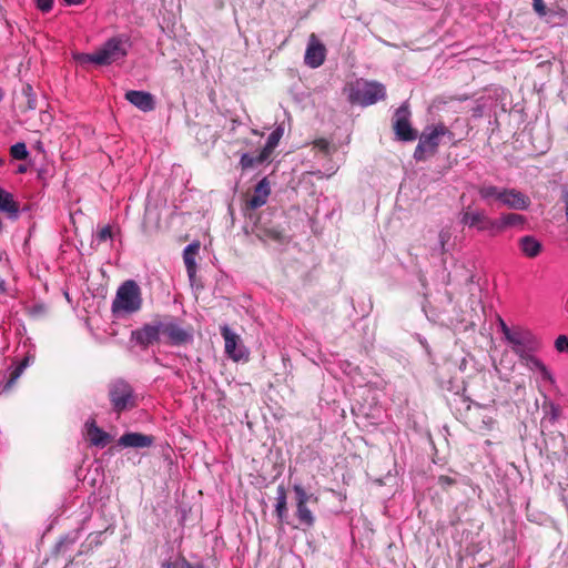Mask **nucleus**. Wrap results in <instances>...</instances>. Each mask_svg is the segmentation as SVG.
Segmentation results:
<instances>
[{
  "mask_svg": "<svg viewBox=\"0 0 568 568\" xmlns=\"http://www.w3.org/2000/svg\"><path fill=\"white\" fill-rule=\"evenodd\" d=\"M142 293L133 280L123 282L112 301V313L116 317H124L139 312L142 307Z\"/></svg>",
  "mask_w": 568,
  "mask_h": 568,
  "instance_id": "nucleus-1",
  "label": "nucleus"
},
{
  "mask_svg": "<svg viewBox=\"0 0 568 568\" xmlns=\"http://www.w3.org/2000/svg\"><path fill=\"white\" fill-rule=\"evenodd\" d=\"M125 55V42L121 38H112L93 53L78 54L77 60L80 63L106 65L122 59Z\"/></svg>",
  "mask_w": 568,
  "mask_h": 568,
  "instance_id": "nucleus-2",
  "label": "nucleus"
},
{
  "mask_svg": "<svg viewBox=\"0 0 568 568\" xmlns=\"http://www.w3.org/2000/svg\"><path fill=\"white\" fill-rule=\"evenodd\" d=\"M516 354L523 358H527L532 367L540 371L544 378H550V374L546 366L536 357L531 356V353L537 348L538 343L534 335L528 331H515L514 334L509 335L507 339Z\"/></svg>",
  "mask_w": 568,
  "mask_h": 568,
  "instance_id": "nucleus-3",
  "label": "nucleus"
},
{
  "mask_svg": "<svg viewBox=\"0 0 568 568\" xmlns=\"http://www.w3.org/2000/svg\"><path fill=\"white\" fill-rule=\"evenodd\" d=\"M385 95V87L382 83L359 80L352 87L349 99L353 103L367 106L383 100Z\"/></svg>",
  "mask_w": 568,
  "mask_h": 568,
  "instance_id": "nucleus-4",
  "label": "nucleus"
},
{
  "mask_svg": "<svg viewBox=\"0 0 568 568\" xmlns=\"http://www.w3.org/2000/svg\"><path fill=\"white\" fill-rule=\"evenodd\" d=\"M163 342L173 346H182L193 341V329L191 327H183L179 322L166 316L161 318Z\"/></svg>",
  "mask_w": 568,
  "mask_h": 568,
  "instance_id": "nucleus-5",
  "label": "nucleus"
},
{
  "mask_svg": "<svg viewBox=\"0 0 568 568\" xmlns=\"http://www.w3.org/2000/svg\"><path fill=\"white\" fill-rule=\"evenodd\" d=\"M109 398L113 410L118 414L135 406L133 389L130 384L122 379L110 384Z\"/></svg>",
  "mask_w": 568,
  "mask_h": 568,
  "instance_id": "nucleus-6",
  "label": "nucleus"
},
{
  "mask_svg": "<svg viewBox=\"0 0 568 568\" xmlns=\"http://www.w3.org/2000/svg\"><path fill=\"white\" fill-rule=\"evenodd\" d=\"M460 223L489 236H496V219L489 217L483 210L465 209L460 213Z\"/></svg>",
  "mask_w": 568,
  "mask_h": 568,
  "instance_id": "nucleus-7",
  "label": "nucleus"
},
{
  "mask_svg": "<svg viewBox=\"0 0 568 568\" xmlns=\"http://www.w3.org/2000/svg\"><path fill=\"white\" fill-rule=\"evenodd\" d=\"M220 331L224 338V349L227 357L234 362L248 361L250 352L243 344L240 335L233 332L227 325L221 326Z\"/></svg>",
  "mask_w": 568,
  "mask_h": 568,
  "instance_id": "nucleus-8",
  "label": "nucleus"
},
{
  "mask_svg": "<svg viewBox=\"0 0 568 568\" xmlns=\"http://www.w3.org/2000/svg\"><path fill=\"white\" fill-rule=\"evenodd\" d=\"M293 491L296 501V517L301 525L310 528L314 525L315 517L307 507V503H317L318 498L314 494H308L301 484H295Z\"/></svg>",
  "mask_w": 568,
  "mask_h": 568,
  "instance_id": "nucleus-9",
  "label": "nucleus"
},
{
  "mask_svg": "<svg viewBox=\"0 0 568 568\" xmlns=\"http://www.w3.org/2000/svg\"><path fill=\"white\" fill-rule=\"evenodd\" d=\"M131 338L143 348L163 342L161 318H156L141 328L132 331Z\"/></svg>",
  "mask_w": 568,
  "mask_h": 568,
  "instance_id": "nucleus-10",
  "label": "nucleus"
},
{
  "mask_svg": "<svg viewBox=\"0 0 568 568\" xmlns=\"http://www.w3.org/2000/svg\"><path fill=\"white\" fill-rule=\"evenodd\" d=\"M410 111L407 103H403L394 114L393 128L396 136L400 141H414L417 132L410 125Z\"/></svg>",
  "mask_w": 568,
  "mask_h": 568,
  "instance_id": "nucleus-11",
  "label": "nucleus"
},
{
  "mask_svg": "<svg viewBox=\"0 0 568 568\" xmlns=\"http://www.w3.org/2000/svg\"><path fill=\"white\" fill-rule=\"evenodd\" d=\"M444 136L453 140L454 134L444 124L439 123L433 126H427L422 133L419 140L422 141V145H425L428 149L429 153H435L442 138Z\"/></svg>",
  "mask_w": 568,
  "mask_h": 568,
  "instance_id": "nucleus-12",
  "label": "nucleus"
},
{
  "mask_svg": "<svg viewBox=\"0 0 568 568\" xmlns=\"http://www.w3.org/2000/svg\"><path fill=\"white\" fill-rule=\"evenodd\" d=\"M325 55L324 44L318 41L315 34H311L304 57L305 64L313 69L318 68L324 63Z\"/></svg>",
  "mask_w": 568,
  "mask_h": 568,
  "instance_id": "nucleus-13",
  "label": "nucleus"
},
{
  "mask_svg": "<svg viewBox=\"0 0 568 568\" xmlns=\"http://www.w3.org/2000/svg\"><path fill=\"white\" fill-rule=\"evenodd\" d=\"M510 210H527L530 206V199L516 189L504 187L503 196L499 202Z\"/></svg>",
  "mask_w": 568,
  "mask_h": 568,
  "instance_id": "nucleus-14",
  "label": "nucleus"
},
{
  "mask_svg": "<svg viewBox=\"0 0 568 568\" xmlns=\"http://www.w3.org/2000/svg\"><path fill=\"white\" fill-rule=\"evenodd\" d=\"M85 435L91 445L103 448L112 439L111 435L100 428L94 419H90L84 425Z\"/></svg>",
  "mask_w": 568,
  "mask_h": 568,
  "instance_id": "nucleus-15",
  "label": "nucleus"
},
{
  "mask_svg": "<svg viewBox=\"0 0 568 568\" xmlns=\"http://www.w3.org/2000/svg\"><path fill=\"white\" fill-rule=\"evenodd\" d=\"M125 99L143 112H150L155 108L153 95L145 91L130 90L125 93Z\"/></svg>",
  "mask_w": 568,
  "mask_h": 568,
  "instance_id": "nucleus-16",
  "label": "nucleus"
},
{
  "mask_svg": "<svg viewBox=\"0 0 568 568\" xmlns=\"http://www.w3.org/2000/svg\"><path fill=\"white\" fill-rule=\"evenodd\" d=\"M153 442L154 438L150 435L141 433H125L119 438L118 444L122 447L144 448L150 447Z\"/></svg>",
  "mask_w": 568,
  "mask_h": 568,
  "instance_id": "nucleus-17",
  "label": "nucleus"
},
{
  "mask_svg": "<svg viewBox=\"0 0 568 568\" xmlns=\"http://www.w3.org/2000/svg\"><path fill=\"white\" fill-rule=\"evenodd\" d=\"M271 187L266 178L262 179L254 189V194L247 201V207L255 210L263 206L270 196Z\"/></svg>",
  "mask_w": 568,
  "mask_h": 568,
  "instance_id": "nucleus-18",
  "label": "nucleus"
},
{
  "mask_svg": "<svg viewBox=\"0 0 568 568\" xmlns=\"http://www.w3.org/2000/svg\"><path fill=\"white\" fill-rule=\"evenodd\" d=\"M526 223V217L517 213H503L496 219V235L500 234L509 227L523 229Z\"/></svg>",
  "mask_w": 568,
  "mask_h": 568,
  "instance_id": "nucleus-19",
  "label": "nucleus"
},
{
  "mask_svg": "<svg viewBox=\"0 0 568 568\" xmlns=\"http://www.w3.org/2000/svg\"><path fill=\"white\" fill-rule=\"evenodd\" d=\"M519 248L523 254L529 258H534L541 253V243L532 235H525L519 239Z\"/></svg>",
  "mask_w": 568,
  "mask_h": 568,
  "instance_id": "nucleus-20",
  "label": "nucleus"
},
{
  "mask_svg": "<svg viewBox=\"0 0 568 568\" xmlns=\"http://www.w3.org/2000/svg\"><path fill=\"white\" fill-rule=\"evenodd\" d=\"M199 248V243H191L183 251V261L186 267L189 278L191 281H193L196 274L195 254L197 253Z\"/></svg>",
  "mask_w": 568,
  "mask_h": 568,
  "instance_id": "nucleus-21",
  "label": "nucleus"
},
{
  "mask_svg": "<svg viewBox=\"0 0 568 568\" xmlns=\"http://www.w3.org/2000/svg\"><path fill=\"white\" fill-rule=\"evenodd\" d=\"M0 212L8 214L10 217H18L19 205L13 200L11 193L0 186Z\"/></svg>",
  "mask_w": 568,
  "mask_h": 568,
  "instance_id": "nucleus-22",
  "label": "nucleus"
},
{
  "mask_svg": "<svg viewBox=\"0 0 568 568\" xmlns=\"http://www.w3.org/2000/svg\"><path fill=\"white\" fill-rule=\"evenodd\" d=\"M283 128L278 126L276 128L267 138V141L262 149V151L258 153V160L260 161H267L271 156L274 149L277 146L282 135H283Z\"/></svg>",
  "mask_w": 568,
  "mask_h": 568,
  "instance_id": "nucleus-23",
  "label": "nucleus"
},
{
  "mask_svg": "<svg viewBox=\"0 0 568 568\" xmlns=\"http://www.w3.org/2000/svg\"><path fill=\"white\" fill-rule=\"evenodd\" d=\"M503 191L504 187H499L493 184H483L478 187V194L480 199L487 204H491L494 201L500 202Z\"/></svg>",
  "mask_w": 568,
  "mask_h": 568,
  "instance_id": "nucleus-24",
  "label": "nucleus"
},
{
  "mask_svg": "<svg viewBox=\"0 0 568 568\" xmlns=\"http://www.w3.org/2000/svg\"><path fill=\"white\" fill-rule=\"evenodd\" d=\"M275 513L280 521H283L287 513V497L283 485H280L276 489Z\"/></svg>",
  "mask_w": 568,
  "mask_h": 568,
  "instance_id": "nucleus-25",
  "label": "nucleus"
},
{
  "mask_svg": "<svg viewBox=\"0 0 568 568\" xmlns=\"http://www.w3.org/2000/svg\"><path fill=\"white\" fill-rule=\"evenodd\" d=\"M28 365H29V357H26L22 361V363L12 371L10 378L4 384L0 383V395L10 390V388L13 386V384L17 382V379L21 376L22 372L24 371V368Z\"/></svg>",
  "mask_w": 568,
  "mask_h": 568,
  "instance_id": "nucleus-26",
  "label": "nucleus"
},
{
  "mask_svg": "<svg viewBox=\"0 0 568 568\" xmlns=\"http://www.w3.org/2000/svg\"><path fill=\"white\" fill-rule=\"evenodd\" d=\"M453 237L450 227H443L438 234L439 251L442 254L449 251V244Z\"/></svg>",
  "mask_w": 568,
  "mask_h": 568,
  "instance_id": "nucleus-27",
  "label": "nucleus"
},
{
  "mask_svg": "<svg viewBox=\"0 0 568 568\" xmlns=\"http://www.w3.org/2000/svg\"><path fill=\"white\" fill-rule=\"evenodd\" d=\"M163 568H204L202 564H191L185 558H176L163 564Z\"/></svg>",
  "mask_w": 568,
  "mask_h": 568,
  "instance_id": "nucleus-28",
  "label": "nucleus"
},
{
  "mask_svg": "<svg viewBox=\"0 0 568 568\" xmlns=\"http://www.w3.org/2000/svg\"><path fill=\"white\" fill-rule=\"evenodd\" d=\"M10 154L16 160H26L29 155V152L23 142H18L10 148Z\"/></svg>",
  "mask_w": 568,
  "mask_h": 568,
  "instance_id": "nucleus-29",
  "label": "nucleus"
},
{
  "mask_svg": "<svg viewBox=\"0 0 568 568\" xmlns=\"http://www.w3.org/2000/svg\"><path fill=\"white\" fill-rule=\"evenodd\" d=\"M314 149L324 155H331L336 151V146L332 145L326 139H318L314 142Z\"/></svg>",
  "mask_w": 568,
  "mask_h": 568,
  "instance_id": "nucleus-30",
  "label": "nucleus"
},
{
  "mask_svg": "<svg viewBox=\"0 0 568 568\" xmlns=\"http://www.w3.org/2000/svg\"><path fill=\"white\" fill-rule=\"evenodd\" d=\"M265 161L258 160V155L252 156L248 153H243L241 156V160H240V164H241L242 169H244V170L251 169V168L262 164Z\"/></svg>",
  "mask_w": 568,
  "mask_h": 568,
  "instance_id": "nucleus-31",
  "label": "nucleus"
},
{
  "mask_svg": "<svg viewBox=\"0 0 568 568\" xmlns=\"http://www.w3.org/2000/svg\"><path fill=\"white\" fill-rule=\"evenodd\" d=\"M555 347L560 353L568 352V337L559 335L555 342Z\"/></svg>",
  "mask_w": 568,
  "mask_h": 568,
  "instance_id": "nucleus-32",
  "label": "nucleus"
},
{
  "mask_svg": "<svg viewBox=\"0 0 568 568\" xmlns=\"http://www.w3.org/2000/svg\"><path fill=\"white\" fill-rule=\"evenodd\" d=\"M54 0H36V6L41 12H49L53 7Z\"/></svg>",
  "mask_w": 568,
  "mask_h": 568,
  "instance_id": "nucleus-33",
  "label": "nucleus"
},
{
  "mask_svg": "<svg viewBox=\"0 0 568 568\" xmlns=\"http://www.w3.org/2000/svg\"><path fill=\"white\" fill-rule=\"evenodd\" d=\"M111 237H112V231H111V227H110V226H104V227H102V229L98 232V234H97V240H98L99 242H104V241H106V240H109V239H111Z\"/></svg>",
  "mask_w": 568,
  "mask_h": 568,
  "instance_id": "nucleus-34",
  "label": "nucleus"
},
{
  "mask_svg": "<svg viewBox=\"0 0 568 568\" xmlns=\"http://www.w3.org/2000/svg\"><path fill=\"white\" fill-rule=\"evenodd\" d=\"M425 153H429L428 149L425 145H422V141L419 140V142L415 149V152H414V158L416 160H422L424 158Z\"/></svg>",
  "mask_w": 568,
  "mask_h": 568,
  "instance_id": "nucleus-35",
  "label": "nucleus"
},
{
  "mask_svg": "<svg viewBox=\"0 0 568 568\" xmlns=\"http://www.w3.org/2000/svg\"><path fill=\"white\" fill-rule=\"evenodd\" d=\"M532 6H534L535 11L539 16H545L546 14V8H545V4H544L542 0H532Z\"/></svg>",
  "mask_w": 568,
  "mask_h": 568,
  "instance_id": "nucleus-36",
  "label": "nucleus"
},
{
  "mask_svg": "<svg viewBox=\"0 0 568 568\" xmlns=\"http://www.w3.org/2000/svg\"><path fill=\"white\" fill-rule=\"evenodd\" d=\"M562 202L565 204V214H566V219H567V222H568V189H565L562 191Z\"/></svg>",
  "mask_w": 568,
  "mask_h": 568,
  "instance_id": "nucleus-37",
  "label": "nucleus"
},
{
  "mask_svg": "<svg viewBox=\"0 0 568 568\" xmlns=\"http://www.w3.org/2000/svg\"><path fill=\"white\" fill-rule=\"evenodd\" d=\"M501 331H503L506 339L509 338V335L515 333V331H511L503 321H501Z\"/></svg>",
  "mask_w": 568,
  "mask_h": 568,
  "instance_id": "nucleus-38",
  "label": "nucleus"
},
{
  "mask_svg": "<svg viewBox=\"0 0 568 568\" xmlns=\"http://www.w3.org/2000/svg\"><path fill=\"white\" fill-rule=\"evenodd\" d=\"M270 234V237L275 240V241H281L282 240V235L280 232H276V231H272V232H268Z\"/></svg>",
  "mask_w": 568,
  "mask_h": 568,
  "instance_id": "nucleus-39",
  "label": "nucleus"
},
{
  "mask_svg": "<svg viewBox=\"0 0 568 568\" xmlns=\"http://www.w3.org/2000/svg\"><path fill=\"white\" fill-rule=\"evenodd\" d=\"M83 0H64V2L69 6L80 4Z\"/></svg>",
  "mask_w": 568,
  "mask_h": 568,
  "instance_id": "nucleus-40",
  "label": "nucleus"
},
{
  "mask_svg": "<svg viewBox=\"0 0 568 568\" xmlns=\"http://www.w3.org/2000/svg\"><path fill=\"white\" fill-rule=\"evenodd\" d=\"M337 169H338V166H332V168L329 169V173L327 174V176L333 175V174L337 171Z\"/></svg>",
  "mask_w": 568,
  "mask_h": 568,
  "instance_id": "nucleus-41",
  "label": "nucleus"
},
{
  "mask_svg": "<svg viewBox=\"0 0 568 568\" xmlns=\"http://www.w3.org/2000/svg\"><path fill=\"white\" fill-rule=\"evenodd\" d=\"M3 97H4V92H3V90L0 88V102L2 101Z\"/></svg>",
  "mask_w": 568,
  "mask_h": 568,
  "instance_id": "nucleus-42",
  "label": "nucleus"
},
{
  "mask_svg": "<svg viewBox=\"0 0 568 568\" xmlns=\"http://www.w3.org/2000/svg\"><path fill=\"white\" fill-rule=\"evenodd\" d=\"M2 292H4V283L3 282L0 283V293H2Z\"/></svg>",
  "mask_w": 568,
  "mask_h": 568,
  "instance_id": "nucleus-43",
  "label": "nucleus"
},
{
  "mask_svg": "<svg viewBox=\"0 0 568 568\" xmlns=\"http://www.w3.org/2000/svg\"><path fill=\"white\" fill-rule=\"evenodd\" d=\"M29 108L30 109H34V105H33V103L31 101H29Z\"/></svg>",
  "mask_w": 568,
  "mask_h": 568,
  "instance_id": "nucleus-44",
  "label": "nucleus"
},
{
  "mask_svg": "<svg viewBox=\"0 0 568 568\" xmlns=\"http://www.w3.org/2000/svg\"><path fill=\"white\" fill-rule=\"evenodd\" d=\"M24 171H26L24 168H22V166L19 168V172H24Z\"/></svg>",
  "mask_w": 568,
  "mask_h": 568,
  "instance_id": "nucleus-45",
  "label": "nucleus"
}]
</instances>
